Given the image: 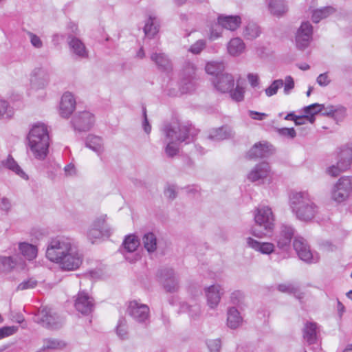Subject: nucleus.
Wrapping results in <instances>:
<instances>
[{"label": "nucleus", "instance_id": "21", "mask_svg": "<svg viewBox=\"0 0 352 352\" xmlns=\"http://www.w3.org/2000/svg\"><path fill=\"white\" fill-rule=\"evenodd\" d=\"M150 58L151 60L155 64L159 71L167 74L172 72V62L166 54L162 52H154L151 54Z\"/></svg>", "mask_w": 352, "mask_h": 352}, {"label": "nucleus", "instance_id": "50", "mask_svg": "<svg viewBox=\"0 0 352 352\" xmlns=\"http://www.w3.org/2000/svg\"><path fill=\"white\" fill-rule=\"evenodd\" d=\"M283 86V80L282 79L275 80L267 88L265 89V94L268 97L272 96L276 94L278 89H280Z\"/></svg>", "mask_w": 352, "mask_h": 352}, {"label": "nucleus", "instance_id": "22", "mask_svg": "<svg viewBox=\"0 0 352 352\" xmlns=\"http://www.w3.org/2000/svg\"><path fill=\"white\" fill-rule=\"evenodd\" d=\"M207 304L211 309H214L219 305L223 290L219 285H213L205 288Z\"/></svg>", "mask_w": 352, "mask_h": 352}, {"label": "nucleus", "instance_id": "32", "mask_svg": "<svg viewBox=\"0 0 352 352\" xmlns=\"http://www.w3.org/2000/svg\"><path fill=\"white\" fill-rule=\"evenodd\" d=\"M336 9L333 6H325L319 9L314 10L312 12L311 20L314 23H318L322 19L327 18L333 14Z\"/></svg>", "mask_w": 352, "mask_h": 352}, {"label": "nucleus", "instance_id": "2", "mask_svg": "<svg viewBox=\"0 0 352 352\" xmlns=\"http://www.w3.org/2000/svg\"><path fill=\"white\" fill-rule=\"evenodd\" d=\"M289 199L292 210L299 220L309 221L318 214V207L307 192H292Z\"/></svg>", "mask_w": 352, "mask_h": 352}, {"label": "nucleus", "instance_id": "49", "mask_svg": "<svg viewBox=\"0 0 352 352\" xmlns=\"http://www.w3.org/2000/svg\"><path fill=\"white\" fill-rule=\"evenodd\" d=\"M116 333L117 335L122 340L126 339L127 338L128 331L126 320L123 317H120L118 320L116 327Z\"/></svg>", "mask_w": 352, "mask_h": 352}, {"label": "nucleus", "instance_id": "56", "mask_svg": "<svg viewBox=\"0 0 352 352\" xmlns=\"http://www.w3.org/2000/svg\"><path fill=\"white\" fill-rule=\"evenodd\" d=\"M285 82H283L284 93L287 95L294 88V80L291 76H287L285 77Z\"/></svg>", "mask_w": 352, "mask_h": 352}, {"label": "nucleus", "instance_id": "38", "mask_svg": "<svg viewBox=\"0 0 352 352\" xmlns=\"http://www.w3.org/2000/svg\"><path fill=\"white\" fill-rule=\"evenodd\" d=\"M245 50V43L240 38H234L230 41L228 51L232 56L241 54Z\"/></svg>", "mask_w": 352, "mask_h": 352}, {"label": "nucleus", "instance_id": "53", "mask_svg": "<svg viewBox=\"0 0 352 352\" xmlns=\"http://www.w3.org/2000/svg\"><path fill=\"white\" fill-rule=\"evenodd\" d=\"M206 41L200 39L192 44L188 51L194 54H199L206 47Z\"/></svg>", "mask_w": 352, "mask_h": 352}, {"label": "nucleus", "instance_id": "23", "mask_svg": "<svg viewBox=\"0 0 352 352\" xmlns=\"http://www.w3.org/2000/svg\"><path fill=\"white\" fill-rule=\"evenodd\" d=\"M76 108V100L74 96L69 93H65L60 103V114L63 118H69Z\"/></svg>", "mask_w": 352, "mask_h": 352}, {"label": "nucleus", "instance_id": "9", "mask_svg": "<svg viewBox=\"0 0 352 352\" xmlns=\"http://www.w3.org/2000/svg\"><path fill=\"white\" fill-rule=\"evenodd\" d=\"M352 192V177H341L335 184L332 198L338 203L345 201Z\"/></svg>", "mask_w": 352, "mask_h": 352}, {"label": "nucleus", "instance_id": "13", "mask_svg": "<svg viewBox=\"0 0 352 352\" xmlns=\"http://www.w3.org/2000/svg\"><path fill=\"white\" fill-rule=\"evenodd\" d=\"M82 263V257L79 254L77 248L72 249L69 252L66 253L58 263L60 267L63 270L71 271L78 269Z\"/></svg>", "mask_w": 352, "mask_h": 352}, {"label": "nucleus", "instance_id": "8", "mask_svg": "<svg viewBox=\"0 0 352 352\" xmlns=\"http://www.w3.org/2000/svg\"><path fill=\"white\" fill-rule=\"evenodd\" d=\"M126 311L135 322L146 327L150 323V309L146 305L140 304L136 300L131 301Z\"/></svg>", "mask_w": 352, "mask_h": 352}, {"label": "nucleus", "instance_id": "39", "mask_svg": "<svg viewBox=\"0 0 352 352\" xmlns=\"http://www.w3.org/2000/svg\"><path fill=\"white\" fill-rule=\"evenodd\" d=\"M269 8L271 13L277 16H282L287 11V6L283 0H271Z\"/></svg>", "mask_w": 352, "mask_h": 352}, {"label": "nucleus", "instance_id": "20", "mask_svg": "<svg viewBox=\"0 0 352 352\" xmlns=\"http://www.w3.org/2000/svg\"><path fill=\"white\" fill-rule=\"evenodd\" d=\"M67 41L69 49L73 54L80 58H88V50H87L84 43L80 38L73 34H67Z\"/></svg>", "mask_w": 352, "mask_h": 352}, {"label": "nucleus", "instance_id": "27", "mask_svg": "<svg viewBox=\"0 0 352 352\" xmlns=\"http://www.w3.org/2000/svg\"><path fill=\"white\" fill-rule=\"evenodd\" d=\"M318 332L317 323L307 322L302 329L303 338L309 345L315 344L318 340Z\"/></svg>", "mask_w": 352, "mask_h": 352}, {"label": "nucleus", "instance_id": "41", "mask_svg": "<svg viewBox=\"0 0 352 352\" xmlns=\"http://www.w3.org/2000/svg\"><path fill=\"white\" fill-rule=\"evenodd\" d=\"M142 242L145 249L150 253L154 252L157 249V237L153 232H147L142 237Z\"/></svg>", "mask_w": 352, "mask_h": 352}, {"label": "nucleus", "instance_id": "18", "mask_svg": "<svg viewBox=\"0 0 352 352\" xmlns=\"http://www.w3.org/2000/svg\"><path fill=\"white\" fill-rule=\"evenodd\" d=\"M158 276L166 292L173 293L178 290V280L175 276V273L172 268H163L160 270L158 272Z\"/></svg>", "mask_w": 352, "mask_h": 352}, {"label": "nucleus", "instance_id": "25", "mask_svg": "<svg viewBox=\"0 0 352 352\" xmlns=\"http://www.w3.org/2000/svg\"><path fill=\"white\" fill-rule=\"evenodd\" d=\"M271 147L268 143H256L248 152L247 157L251 160L267 157L272 153Z\"/></svg>", "mask_w": 352, "mask_h": 352}, {"label": "nucleus", "instance_id": "44", "mask_svg": "<svg viewBox=\"0 0 352 352\" xmlns=\"http://www.w3.org/2000/svg\"><path fill=\"white\" fill-rule=\"evenodd\" d=\"M323 108L324 104H320L318 103H314L305 107L304 111L308 115V117H306L305 120H308L311 123H314L315 122L314 115L322 111Z\"/></svg>", "mask_w": 352, "mask_h": 352}, {"label": "nucleus", "instance_id": "19", "mask_svg": "<svg viewBox=\"0 0 352 352\" xmlns=\"http://www.w3.org/2000/svg\"><path fill=\"white\" fill-rule=\"evenodd\" d=\"M212 82L215 89L221 93H228L232 90L234 86V80L231 74L222 72L212 78Z\"/></svg>", "mask_w": 352, "mask_h": 352}, {"label": "nucleus", "instance_id": "7", "mask_svg": "<svg viewBox=\"0 0 352 352\" xmlns=\"http://www.w3.org/2000/svg\"><path fill=\"white\" fill-rule=\"evenodd\" d=\"M196 67L193 63L187 62L184 65L181 73L179 89L182 94L194 91L197 85L195 75Z\"/></svg>", "mask_w": 352, "mask_h": 352}, {"label": "nucleus", "instance_id": "40", "mask_svg": "<svg viewBox=\"0 0 352 352\" xmlns=\"http://www.w3.org/2000/svg\"><path fill=\"white\" fill-rule=\"evenodd\" d=\"M85 145L98 154L102 151V140L98 136L89 135L87 138Z\"/></svg>", "mask_w": 352, "mask_h": 352}, {"label": "nucleus", "instance_id": "16", "mask_svg": "<svg viewBox=\"0 0 352 352\" xmlns=\"http://www.w3.org/2000/svg\"><path fill=\"white\" fill-rule=\"evenodd\" d=\"M74 307L78 312L87 316L94 310V300L85 292H79L75 300Z\"/></svg>", "mask_w": 352, "mask_h": 352}, {"label": "nucleus", "instance_id": "35", "mask_svg": "<svg viewBox=\"0 0 352 352\" xmlns=\"http://www.w3.org/2000/svg\"><path fill=\"white\" fill-rule=\"evenodd\" d=\"M277 289L282 293L293 294L298 299L303 298V293L300 292L299 287L294 283L279 284Z\"/></svg>", "mask_w": 352, "mask_h": 352}, {"label": "nucleus", "instance_id": "48", "mask_svg": "<svg viewBox=\"0 0 352 352\" xmlns=\"http://www.w3.org/2000/svg\"><path fill=\"white\" fill-rule=\"evenodd\" d=\"M66 344L62 341L54 338H47L44 340V344L41 350L45 349H60L64 348Z\"/></svg>", "mask_w": 352, "mask_h": 352}, {"label": "nucleus", "instance_id": "15", "mask_svg": "<svg viewBox=\"0 0 352 352\" xmlns=\"http://www.w3.org/2000/svg\"><path fill=\"white\" fill-rule=\"evenodd\" d=\"M313 27L309 22L302 23L296 34V45L298 49H306L312 40Z\"/></svg>", "mask_w": 352, "mask_h": 352}, {"label": "nucleus", "instance_id": "28", "mask_svg": "<svg viewBox=\"0 0 352 352\" xmlns=\"http://www.w3.org/2000/svg\"><path fill=\"white\" fill-rule=\"evenodd\" d=\"M218 23L226 30L234 31L236 30L241 23V19L239 16H218Z\"/></svg>", "mask_w": 352, "mask_h": 352}, {"label": "nucleus", "instance_id": "42", "mask_svg": "<svg viewBox=\"0 0 352 352\" xmlns=\"http://www.w3.org/2000/svg\"><path fill=\"white\" fill-rule=\"evenodd\" d=\"M17 261L11 256H0V272H10L16 265Z\"/></svg>", "mask_w": 352, "mask_h": 352}, {"label": "nucleus", "instance_id": "51", "mask_svg": "<svg viewBox=\"0 0 352 352\" xmlns=\"http://www.w3.org/2000/svg\"><path fill=\"white\" fill-rule=\"evenodd\" d=\"M13 112L9 104L6 100H0V118H11Z\"/></svg>", "mask_w": 352, "mask_h": 352}, {"label": "nucleus", "instance_id": "61", "mask_svg": "<svg viewBox=\"0 0 352 352\" xmlns=\"http://www.w3.org/2000/svg\"><path fill=\"white\" fill-rule=\"evenodd\" d=\"M16 328L15 327H3L0 328V339L11 336L15 333Z\"/></svg>", "mask_w": 352, "mask_h": 352}, {"label": "nucleus", "instance_id": "59", "mask_svg": "<svg viewBox=\"0 0 352 352\" xmlns=\"http://www.w3.org/2000/svg\"><path fill=\"white\" fill-rule=\"evenodd\" d=\"M28 35L30 39L31 44L36 48H41L43 47V42L41 38L35 34L28 32Z\"/></svg>", "mask_w": 352, "mask_h": 352}, {"label": "nucleus", "instance_id": "24", "mask_svg": "<svg viewBox=\"0 0 352 352\" xmlns=\"http://www.w3.org/2000/svg\"><path fill=\"white\" fill-rule=\"evenodd\" d=\"M50 80L48 72L43 68H35L31 74L30 82L33 87L41 89L45 87Z\"/></svg>", "mask_w": 352, "mask_h": 352}, {"label": "nucleus", "instance_id": "30", "mask_svg": "<svg viewBox=\"0 0 352 352\" xmlns=\"http://www.w3.org/2000/svg\"><path fill=\"white\" fill-rule=\"evenodd\" d=\"M5 167L23 179H28V177L25 173L19 166L17 162L14 160L11 155H9L6 160L0 162V167Z\"/></svg>", "mask_w": 352, "mask_h": 352}, {"label": "nucleus", "instance_id": "17", "mask_svg": "<svg viewBox=\"0 0 352 352\" xmlns=\"http://www.w3.org/2000/svg\"><path fill=\"white\" fill-rule=\"evenodd\" d=\"M94 122V116L87 111L76 114L72 120L74 129L79 131H89L93 126Z\"/></svg>", "mask_w": 352, "mask_h": 352}, {"label": "nucleus", "instance_id": "62", "mask_svg": "<svg viewBox=\"0 0 352 352\" xmlns=\"http://www.w3.org/2000/svg\"><path fill=\"white\" fill-rule=\"evenodd\" d=\"M222 28H223L221 26V25L219 24L218 22L214 26H212L210 28V38L211 39H216L219 38L221 34Z\"/></svg>", "mask_w": 352, "mask_h": 352}, {"label": "nucleus", "instance_id": "60", "mask_svg": "<svg viewBox=\"0 0 352 352\" xmlns=\"http://www.w3.org/2000/svg\"><path fill=\"white\" fill-rule=\"evenodd\" d=\"M244 298L243 292L241 291H235L231 294L230 300L234 305H240L242 303Z\"/></svg>", "mask_w": 352, "mask_h": 352}, {"label": "nucleus", "instance_id": "4", "mask_svg": "<svg viewBox=\"0 0 352 352\" xmlns=\"http://www.w3.org/2000/svg\"><path fill=\"white\" fill-rule=\"evenodd\" d=\"M254 225L251 228L250 233L254 236L262 238L274 230L275 218L270 208H257L254 211Z\"/></svg>", "mask_w": 352, "mask_h": 352}, {"label": "nucleus", "instance_id": "12", "mask_svg": "<svg viewBox=\"0 0 352 352\" xmlns=\"http://www.w3.org/2000/svg\"><path fill=\"white\" fill-rule=\"evenodd\" d=\"M293 246L298 257L302 261L311 263L318 261L317 255L314 256L305 239L300 236L294 238Z\"/></svg>", "mask_w": 352, "mask_h": 352}, {"label": "nucleus", "instance_id": "6", "mask_svg": "<svg viewBox=\"0 0 352 352\" xmlns=\"http://www.w3.org/2000/svg\"><path fill=\"white\" fill-rule=\"evenodd\" d=\"M34 321L43 327L55 330L60 329L63 325L62 319L47 307H41L34 316Z\"/></svg>", "mask_w": 352, "mask_h": 352}, {"label": "nucleus", "instance_id": "26", "mask_svg": "<svg viewBox=\"0 0 352 352\" xmlns=\"http://www.w3.org/2000/svg\"><path fill=\"white\" fill-rule=\"evenodd\" d=\"M246 242L249 248L263 254H270L274 251L275 246L272 243L260 242L252 237H248Z\"/></svg>", "mask_w": 352, "mask_h": 352}, {"label": "nucleus", "instance_id": "37", "mask_svg": "<svg viewBox=\"0 0 352 352\" xmlns=\"http://www.w3.org/2000/svg\"><path fill=\"white\" fill-rule=\"evenodd\" d=\"M160 25L156 17L149 16L144 27V32L148 37H153L159 32Z\"/></svg>", "mask_w": 352, "mask_h": 352}, {"label": "nucleus", "instance_id": "31", "mask_svg": "<svg viewBox=\"0 0 352 352\" xmlns=\"http://www.w3.org/2000/svg\"><path fill=\"white\" fill-rule=\"evenodd\" d=\"M19 250L21 254L28 261L34 260L37 256V247L28 243H19Z\"/></svg>", "mask_w": 352, "mask_h": 352}, {"label": "nucleus", "instance_id": "1", "mask_svg": "<svg viewBox=\"0 0 352 352\" xmlns=\"http://www.w3.org/2000/svg\"><path fill=\"white\" fill-rule=\"evenodd\" d=\"M163 132L170 142L165 148V152L169 157H173L179 152L178 147L173 145L174 142H186L189 144L193 141L194 137L197 134V131L191 125H179L173 128L171 124H166Z\"/></svg>", "mask_w": 352, "mask_h": 352}, {"label": "nucleus", "instance_id": "46", "mask_svg": "<svg viewBox=\"0 0 352 352\" xmlns=\"http://www.w3.org/2000/svg\"><path fill=\"white\" fill-rule=\"evenodd\" d=\"M206 72L210 74L213 76V77H216L224 70V65L222 63L219 62H210L208 63L206 65Z\"/></svg>", "mask_w": 352, "mask_h": 352}, {"label": "nucleus", "instance_id": "54", "mask_svg": "<svg viewBox=\"0 0 352 352\" xmlns=\"http://www.w3.org/2000/svg\"><path fill=\"white\" fill-rule=\"evenodd\" d=\"M232 100L236 102H241L244 99V89L243 87L237 85L234 90H232L229 92Z\"/></svg>", "mask_w": 352, "mask_h": 352}, {"label": "nucleus", "instance_id": "57", "mask_svg": "<svg viewBox=\"0 0 352 352\" xmlns=\"http://www.w3.org/2000/svg\"><path fill=\"white\" fill-rule=\"evenodd\" d=\"M277 131L279 135L290 138L292 139L296 136V131L294 128H280L278 129Z\"/></svg>", "mask_w": 352, "mask_h": 352}, {"label": "nucleus", "instance_id": "45", "mask_svg": "<svg viewBox=\"0 0 352 352\" xmlns=\"http://www.w3.org/2000/svg\"><path fill=\"white\" fill-rule=\"evenodd\" d=\"M261 34L259 27L254 23H248L243 30V36L245 38L252 40L258 37Z\"/></svg>", "mask_w": 352, "mask_h": 352}, {"label": "nucleus", "instance_id": "10", "mask_svg": "<svg viewBox=\"0 0 352 352\" xmlns=\"http://www.w3.org/2000/svg\"><path fill=\"white\" fill-rule=\"evenodd\" d=\"M107 215H102L94 220L87 233L88 239L94 243L97 239L111 235L110 228L106 225Z\"/></svg>", "mask_w": 352, "mask_h": 352}, {"label": "nucleus", "instance_id": "58", "mask_svg": "<svg viewBox=\"0 0 352 352\" xmlns=\"http://www.w3.org/2000/svg\"><path fill=\"white\" fill-rule=\"evenodd\" d=\"M142 116H143V122H142V127L146 133L149 134L151 131V126L148 122L147 114H146V107H142Z\"/></svg>", "mask_w": 352, "mask_h": 352}, {"label": "nucleus", "instance_id": "5", "mask_svg": "<svg viewBox=\"0 0 352 352\" xmlns=\"http://www.w3.org/2000/svg\"><path fill=\"white\" fill-rule=\"evenodd\" d=\"M76 246L72 240L68 238L56 237L50 243L47 250L46 257L51 261L56 263L60 261L66 253L69 252Z\"/></svg>", "mask_w": 352, "mask_h": 352}, {"label": "nucleus", "instance_id": "36", "mask_svg": "<svg viewBox=\"0 0 352 352\" xmlns=\"http://www.w3.org/2000/svg\"><path fill=\"white\" fill-rule=\"evenodd\" d=\"M242 318L235 307H230L228 310L227 323L231 329H236L241 323Z\"/></svg>", "mask_w": 352, "mask_h": 352}, {"label": "nucleus", "instance_id": "64", "mask_svg": "<svg viewBox=\"0 0 352 352\" xmlns=\"http://www.w3.org/2000/svg\"><path fill=\"white\" fill-rule=\"evenodd\" d=\"M316 81L320 86L322 87H325L330 83V80L329 79L327 73L320 74L318 76Z\"/></svg>", "mask_w": 352, "mask_h": 352}, {"label": "nucleus", "instance_id": "14", "mask_svg": "<svg viewBox=\"0 0 352 352\" xmlns=\"http://www.w3.org/2000/svg\"><path fill=\"white\" fill-rule=\"evenodd\" d=\"M294 232L295 230L292 226L282 224L278 233L274 238L277 247L283 251H287L290 248L291 241L294 236Z\"/></svg>", "mask_w": 352, "mask_h": 352}, {"label": "nucleus", "instance_id": "3", "mask_svg": "<svg viewBox=\"0 0 352 352\" xmlns=\"http://www.w3.org/2000/svg\"><path fill=\"white\" fill-rule=\"evenodd\" d=\"M28 145L35 158L44 160L48 153L50 136L47 126L38 122L32 126L28 135Z\"/></svg>", "mask_w": 352, "mask_h": 352}, {"label": "nucleus", "instance_id": "47", "mask_svg": "<svg viewBox=\"0 0 352 352\" xmlns=\"http://www.w3.org/2000/svg\"><path fill=\"white\" fill-rule=\"evenodd\" d=\"M181 311L186 312L191 318H196L200 314V306L197 304L189 305L182 302L180 306Z\"/></svg>", "mask_w": 352, "mask_h": 352}, {"label": "nucleus", "instance_id": "63", "mask_svg": "<svg viewBox=\"0 0 352 352\" xmlns=\"http://www.w3.org/2000/svg\"><path fill=\"white\" fill-rule=\"evenodd\" d=\"M248 115L250 117H251V118L256 120H263L267 117V114L255 111H249Z\"/></svg>", "mask_w": 352, "mask_h": 352}, {"label": "nucleus", "instance_id": "33", "mask_svg": "<svg viewBox=\"0 0 352 352\" xmlns=\"http://www.w3.org/2000/svg\"><path fill=\"white\" fill-rule=\"evenodd\" d=\"M232 135V131L228 126H223L217 129H212L209 135L208 138L214 140L219 141L229 138Z\"/></svg>", "mask_w": 352, "mask_h": 352}, {"label": "nucleus", "instance_id": "29", "mask_svg": "<svg viewBox=\"0 0 352 352\" xmlns=\"http://www.w3.org/2000/svg\"><path fill=\"white\" fill-rule=\"evenodd\" d=\"M270 171L269 164L263 162L257 164L249 173L248 179L252 182H256L267 176Z\"/></svg>", "mask_w": 352, "mask_h": 352}, {"label": "nucleus", "instance_id": "43", "mask_svg": "<svg viewBox=\"0 0 352 352\" xmlns=\"http://www.w3.org/2000/svg\"><path fill=\"white\" fill-rule=\"evenodd\" d=\"M140 245V241L135 234H129L125 236L122 246L128 252H135Z\"/></svg>", "mask_w": 352, "mask_h": 352}, {"label": "nucleus", "instance_id": "11", "mask_svg": "<svg viewBox=\"0 0 352 352\" xmlns=\"http://www.w3.org/2000/svg\"><path fill=\"white\" fill-rule=\"evenodd\" d=\"M352 163V148H345L339 153L336 165H333L327 169L329 175L337 177L341 172L348 170Z\"/></svg>", "mask_w": 352, "mask_h": 352}, {"label": "nucleus", "instance_id": "34", "mask_svg": "<svg viewBox=\"0 0 352 352\" xmlns=\"http://www.w3.org/2000/svg\"><path fill=\"white\" fill-rule=\"evenodd\" d=\"M346 112V109L342 107H335L333 105L328 106L322 109L321 114L324 116L333 118L336 120L342 118Z\"/></svg>", "mask_w": 352, "mask_h": 352}, {"label": "nucleus", "instance_id": "55", "mask_svg": "<svg viewBox=\"0 0 352 352\" xmlns=\"http://www.w3.org/2000/svg\"><path fill=\"white\" fill-rule=\"evenodd\" d=\"M207 346L210 352H219L221 347L220 339H213L207 341Z\"/></svg>", "mask_w": 352, "mask_h": 352}, {"label": "nucleus", "instance_id": "52", "mask_svg": "<svg viewBox=\"0 0 352 352\" xmlns=\"http://www.w3.org/2000/svg\"><path fill=\"white\" fill-rule=\"evenodd\" d=\"M38 281L34 278H30L21 282L18 286L17 290H25L33 289L37 286Z\"/></svg>", "mask_w": 352, "mask_h": 352}]
</instances>
